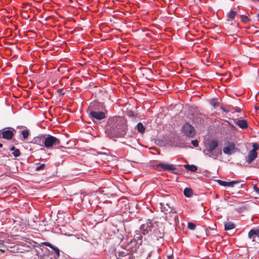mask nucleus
Instances as JSON below:
<instances>
[{
  "label": "nucleus",
  "instance_id": "nucleus-1",
  "mask_svg": "<svg viewBox=\"0 0 259 259\" xmlns=\"http://www.w3.org/2000/svg\"><path fill=\"white\" fill-rule=\"evenodd\" d=\"M107 130L111 134L121 135L127 130L126 121L123 117H113L108 121Z\"/></svg>",
  "mask_w": 259,
  "mask_h": 259
},
{
  "label": "nucleus",
  "instance_id": "nucleus-2",
  "mask_svg": "<svg viewBox=\"0 0 259 259\" xmlns=\"http://www.w3.org/2000/svg\"><path fill=\"white\" fill-rule=\"evenodd\" d=\"M107 111L103 104L96 102L89 107V116L92 120H100L106 117Z\"/></svg>",
  "mask_w": 259,
  "mask_h": 259
},
{
  "label": "nucleus",
  "instance_id": "nucleus-3",
  "mask_svg": "<svg viewBox=\"0 0 259 259\" xmlns=\"http://www.w3.org/2000/svg\"><path fill=\"white\" fill-rule=\"evenodd\" d=\"M142 238L143 237L140 234H136L133 239H131L124 245L125 249L131 252L136 251L139 246L142 243Z\"/></svg>",
  "mask_w": 259,
  "mask_h": 259
},
{
  "label": "nucleus",
  "instance_id": "nucleus-4",
  "mask_svg": "<svg viewBox=\"0 0 259 259\" xmlns=\"http://www.w3.org/2000/svg\"><path fill=\"white\" fill-rule=\"evenodd\" d=\"M218 146V142L215 140H212L207 144L206 148L207 151L210 154L209 157L217 159L218 157L222 154L221 150H215Z\"/></svg>",
  "mask_w": 259,
  "mask_h": 259
},
{
  "label": "nucleus",
  "instance_id": "nucleus-5",
  "mask_svg": "<svg viewBox=\"0 0 259 259\" xmlns=\"http://www.w3.org/2000/svg\"><path fill=\"white\" fill-rule=\"evenodd\" d=\"M44 140V147L47 149H52L53 146L59 145L61 143L58 138L50 135H45Z\"/></svg>",
  "mask_w": 259,
  "mask_h": 259
},
{
  "label": "nucleus",
  "instance_id": "nucleus-6",
  "mask_svg": "<svg viewBox=\"0 0 259 259\" xmlns=\"http://www.w3.org/2000/svg\"><path fill=\"white\" fill-rule=\"evenodd\" d=\"M157 226L156 223L153 224L151 221L148 220L145 224L142 225L140 230L144 235H145L149 232L153 231L152 230Z\"/></svg>",
  "mask_w": 259,
  "mask_h": 259
},
{
  "label": "nucleus",
  "instance_id": "nucleus-7",
  "mask_svg": "<svg viewBox=\"0 0 259 259\" xmlns=\"http://www.w3.org/2000/svg\"><path fill=\"white\" fill-rule=\"evenodd\" d=\"M182 132L187 137L192 138L195 134L194 127L189 123H185L182 128Z\"/></svg>",
  "mask_w": 259,
  "mask_h": 259
},
{
  "label": "nucleus",
  "instance_id": "nucleus-8",
  "mask_svg": "<svg viewBox=\"0 0 259 259\" xmlns=\"http://www.w3.org/2000/svg\"><path fill=\"white\" fill-rule=\"evenodd\" d=\"M237 150L233 143H230L227 146L224 147L223 152L226 154L230 155L235 153Z\"/></svg>",
  "mask_w": 259,
  "mask_h": 259
},
{
  "label": "nucleus",
  "instance_id": "nucleus-9",
  "mask_svg": "<svg viewBox=\"0 0 259 259\" xmlns=\"http://www.w3.org/2000/svg\"><path fill=\"white\" fill-rule=\"evenodd\" d=\"M157 167H161L163 168L164 170H167V171H172L173 173L176 174L177 172L175 171L177 170V168L175 167L172 164H168L166 163H159L156 164Z\"/></svg>",
  "mask_w": 259,
  "mask_h": 259
},
{
  "label": "nucleus",
  "instance_id": "nucleus-10",
  "mask_svg": "<svg viewBox=\"0 0 259 259\" xmlns=\"http://www.w3.org/2000/svg\"><path fill=\"white\" fill-rule=\"evenodd\" d=\"M166 215V219L170 221H175L176 223L179 222L178 215L177 213V211L174 208V210L168 214H165Z\"/></svg>",
  "mask_w": 259,
  "mask_h": 259
},
{
  "label": "nucleus",
  "instance_id": "nucleus-11",
  "mask_svg": "<svg viewBox=\"0 0 259 259\" xmlns=\"http://www.w3.org/2000/svg\"><path fill=\"white\" fill-rule=\"evenodd\" d=\"M45 135H40L38 136L34 137L31 143L37 144L39 146H44V142H45Z\"/></svg>",
  "mask_w": 259,
  "mask_h": 259
},
{
  "label": "nucleus",
  "instance_id": "nucleus-12",
  "mask_svg": "<svg viewBox=\"0 0 259 259\" xmlns=\"http://www.w3.org/2000/svg\"><path fill=\"white\" fill-rule=\"evenodd\" d=\"M160 205L161 211L165 214H168L174 210V208L170 207L167 203L165 202H160Z\"/></svg>",
  "mask_w": 259,
  "mask_h": 259
},
{
  "label": "nucleus",
  "instance_id": "nucleus-13",
  "mask_svg": "<svg viewBox=\"0 0 259 259\" xmlns=\"http://www.w3.org/2000/svg\"><path fill=\"white\" fill-rule=\"evenodd\" d=\"M248 237L252 241H256V238H258L259 239V229H251L248 233Z\"/></svg>",
  "mask_w": 259,
  "mask_h": 259
},
{
  "label": "nucleus",
  "instance_id": "nucleus-14",
  "mask_svg": "<svg viewBox=\"0 0 259 259\" xmlns=\"http://www.w3.org/2000/svg\"><path fill=\"white\" fill-rule=\"evenodd\" d=\"M153 233L154 236L158 239L163 237L164 235L163 229L162 227H158V226L153 229Z\"/></svg>",
  "mask_w": 259,
  "mask_h": 259
},
{
  "label": "nucleus",
  "instance_id": "nucleus-15",
  "mask_svg": "<svg viewBox=\"0 0 259 259\" xmlns=\"http://www.w3.org/2000/svg\"><path fill=\"white\" fill-rule=\"evenodd\" d=\"M217 182L221 186L229 187H233L235 184L239 183L238 181L225 182L220 180H217Z\"/></svg>",
  "mask_w": 259,
  "mask_h": 259
},
{
  "label": "nucleus",
  "instance_id": "nucleus-16",
  "mask_svg": "<svg viewBox=\"0 0 259 259\" xmlns=\"http://www.w3.org/2000/svg\"><path fill=\"white\" fill-rule=\"evenodd\" d=\"M257 152L254 151H250L248 153V156H247V159L246 161L248 163H251L253 161H254L255 158L257 157Z\"/></svg>",
  "mask_w": 259,
  "mask_h": 259
},
{
  "label": "nucleus",
  "instance_id": "nucleus-17",
  "mask_svg": "<svg viewBox=\"0 0 259 259\" xmlns=\"http://www.w3.org/2000/svg\"><path fill=\"white\" fill-rule=\"evenodd\" d=\"M14 134L13 132L9 130H4L2 132V137L4 139L11 140Z\"/></svg>",
  "mask_w": 259,
  "mask_h": 259
},
{
  "label": "nucleus",
  "instance_id": "nucleus-18",
  "mask_svg": "<svg viewBox=\"0 0 259 259\" xmlns=\"http://www.w3.org/2000/svg\"><path fill=\"white\" fill-rule=\"evenodd\" d=\"M236 123L242 129H245L248 127V123L246 120H238Z\"/></svg>",
  "mask_w": 259,
  "mask_h": 259
},
{
  "label": "nucleus",
  "instance_id": "nucleus-19",
  "mask_svg": "<svg viewBox=\"0 0 259 259\" xmlns=\"http://www.w3.org/2000/svg\"><path fill=\"white\" fill-rule=\"evenodd\" d=\"M235 227V225L230 222H228L225 223V230H232Z\"/></svg>",
  "mask_w": 259,
  "mask_h": 259
},
{
  "label": "nucleus",
  "instance_id": "nucleus-20",
  "mask_svg": "<svg viewBox=\"0 0 259 259\" xmlns=\"http://www.w3.org/2000/svg\"><path fill=\"white\" fill-rule=\"evenodd\" d=\"M42 244L43 245H46V246H49V247H50V248H51L55 250V252H56L57 254H59V249H58V248H57V247H55L54 245H52L51 243H50V242H45L42 243Z\"/></svg>",
  "mask_w": 259,
  "mask_h": 259
},
{
  "label": "nucleus",
  "instance_id": "nucleus-21",
  "mask_svg": "<svg viewBox=\"0 0 259 259\" xmlns=\"http://www.w3.org/2000/svg\"><path fill=\"white\" fill-rule=\"evenodd\" d=\"M184 194L187 197H190L193 194V191L191 188H186L184 190Z\"/></svg>",
  "mask_w": 259,
  "mask_h": 259
},
{
  "label": "nucleus",
  "instance_id": "nucleus-22",
  "mask_svg": "<svg viewBox=\"0 0 259 259\" xmlns=\"http://www.w3.org/2000/svg\"><path fill=\"white\" fill-rule=\"evenodd\" d=\"M11 151H13L12 154L15 157H17L20 155V151L18 149H16L14 146H12L10 148Z\"/></svg>",
  "mask_w": 259,
  "mask_h": 259
},
{
  "label": "nucleus",
  "instance_id": "nucleus-23",
  "mask_svg": "<svg viewBox=\"0 0 259 259\" xmlns=\"http://www.w3.org/2000/svg\"><path fill=\"white\" fill-rule=\"evenodd\" d=\"M184 167L186 169H187L192 172H195L197 169V167L194 165L185 164V165H184Z\"/></svg>",
  "mask_w": 259,
  "mask_h": 259
},
{
  "label": "nucleus",
  "instance_id": "nucleus-24",
  "mask_svg": "<svg viewBox=\"0 0 259 259\" xmlns=\"http://www.w3.org/2000/svg\"><path fill=\"white\" fill-rule=\"evenodd\" d=\"M137 130L141 134L144 133L145 131V127L141 122H139L137 125Z\"/></svg>",
  "mask_w": 259,
  "mask_h": 259
},
{
  "label": "nucleus",
  "instance_id": "nucleus-25",
  "mask_svg": "<svg viewBox=\"0 0 259 259\" xmlns=\"http://www.w3.org/2000/svg\"><path fill=\"white\" fill-rule=\"evenodd\" d=\"M237 15V13L234 11H230L228 14V17L231 19H233Z\"/></svg>",
  "mask_w": 259,
  "mask_h": 259
},
{
  "label": "nucleus",
  "instance_id": "nucleus-26",
  "mask_svg": "<svg viewBox=\"0 0 259 259\" xmlns=\"http://www.w3.org/2000/svg\"><path fill=\"white\" fill-rule=\"evenodd\" d=\"M21 135H22L23 138L24 139H26L28 137V136L29 135V131L28 130L22 131L21 132Z\"/></svg>",
  "mask_w": 259,
  "mask_h": 259
},
{
  "label": "nucleus",
  "instance_id": "nucleus-27",
  "mask_svg": "<svg viewBox=\"0 0 259 259\" xmlns=\"http://www.w3.org/2000/svg\"><path fill=\"white\" fill-rule=\"evenodd\" d=\"M119 256L123 257V258L121 259H134L133 256L131 254H127L123 255V252H122L121 254H119Z\"/></svg>",
  "mask_w": 259,
  "mask_h": 259
},
{
  "label": "nucleus",
  "instance_id": "nucleus-28",
  "mask_svg": "<svg viewBox=\"0 0 259 259\" xmlns=\"http://www.w3.org/2000/svg\"><path fill=\"white\" fill-rule=\"evenodd\" d=\"M211 105L214 107V108H216L219 106V103L215 99H212L211 101Z\"/></svg>",
  "mask_w": 259,
  "mask_h": 259
},
{
  "label": "nucleus",
  "instance_id": "nucleus-29",
  "mask_svg": "<svg viewBox=\"0 0 259 259\" xmlns=\"http://www.w3.org/2000/svg\"><path fill=\"white\" fill-rule=\"evenodd\" d=\"M188 228L190 230H193L195 229L196 226L194 224H193L192 223H188Z\"/></svg>",
  "mask_w": 259,
  "mask_h": 259
},
{
  "label": "nucleus",
  "instance_id": "nucleus-30",
  "mask_svg": "<svg viewBox=\"0 0 259 259\" xmlns=\"http://www.w3.org/2000/svg\"><path fill=\"white\" fill-rule=\"evenodd\" d=\"M241 21L243 22V23H247L248 22H249V19L248 18V17L246 16H243V15H242L241 17Z\"/></svg>",
  "mask_w": 259,
  "mask_h": 259
},
{
  "label": "nucleus",
  "instance_id": "nucleus-31",
  "mask_svg": "<svg viewBox=\"0 0 259 259\" xmlns=\"http://www.w3.org/2000/svg\"><path fill=\"white\" fill-rule=\"evenodd\" d=\"M46 166V164H44V163H42V164H40L39 166H36V167H35V170L36 171H39L41 169H42L45 168V167Z\"/></svg>",
  "mask_w": 259,
  "mask_h": 259
},
{
  "label": "nucleus",
  "instance_id": "nucleus-32",
  "mask_svg": "<svg viewBox=\"0 0 259 259\" xmlns=\"http://www.w3.org/2000/svg\"><path fill=\"white\" fill-rule=\"evenodd\" d=\"M253 149L251 151H254L256 152L257 150L259 149V145L257 143H253L252 144Z\"/></svg>",
  "mask_w": 259,
  "mask_h": 259
},
{
  "label": "nucleus",
  "instance_id": "nucleus-33",
  "mask_svg": "<svg viewBox=\"0 0 259 259\" xmlns=\"http://www.w3.org/2000/svg\"><path fill=\"white\" fill-rule=\"evenodd\" d=\"M191 143L193 146L195 147H197L198 146V142L197 140H192L191 141Z\"/></svg>",
  "mask_w": 259,
  "mask_h": 259
},
{
  "label": "nucleus",
  "instance_id": "nucleus-34",
  "mask_svg": "<svg viewBox=\"0 0 259 259\" xmlns=\"http://www.w3.org/2000/svg\"><path fill=\"white\" fill-rule=\"evenodd\" d=\"M228 124L229 126L233 130L236 129V127L233 124L230 123V122L228 121Z\"/></svg>",
  "mask_w": 259,
  "mask_h": 259
},
{
  "label": "nucleus",
  "instance_id": "nucleus-35",
  "mask_svg": "<svg viewBox=\"0 0 259 259\" xmlns=\"http://www.w3.org/2000/svg\"><path fill=\"white\" fill-rule=\"evenodd\" d=\"M234 110L237 112H240L241 111V110L239 107H235Z\"/></svg>",
  "mask_w": 259,
  "mask_h": 259
},
{
  "label": "nucleus",
  "instance_id": "nucleus-36",
  "mask_svg": "<svg viewBox=\"0 0 259 259\" xmlns=\"http://www.w3.org/2000/svg\"><path fill=\"white\" fill-rule=\"evenodd\" d=\"M113 255L115 256V257L116 259H119V258H118L117 257L116 253H115Z\"/></svg>",
  "mask_w": 259,
  "mask_h": 259
},
{
  "label": "nucleus",
  "instance_id": "nucleus-37",
  "mask_svg": "<svg viewBox=\"0 0 259 259\" xmlns=\"http://www.w3.org/2000/svg\"><path fill=\"white\" fill-rule=\"evenodd\" d=\"M255 190H256V192H259V188H257V187H256V188H255Z\"/></svg>",
  "mask_w": 259,
  "mask_h": 259
},
{
  "label": "nucleus",
  "instance_id": "nucleus-38",
  "mask_svg": "<svg viewBox=\"0 0 259 259\" xmlns=\"http://www.w3.org/2000/svg\"><path fill=\"white\" fill-rule=\"evenodd\" d=\"M222 110L225 112H228V111L226 110L223 107H222Z\"/></svg>",
  "mask_w": 259,
  "mask_h": 259
},
{
  "label": "nucleus",
  "instance_id": "nucleus-39",
  "mask_svg": "<svg viewBox=\"0 0 259 259\" xmlns=\"http://www.w3.org/2000/svg\"><path fill=\"white\" fill-rule=\"evenodd\" d=\"M168 257L170 259L172 258V255L168 256Z\"/></svg>",
  "mask_w": 259,
  "mask_h": 259
},
{
  "label": "nucleus",
  "instance_id": "nucleus-40",
  "mask_svg": "<svg viewBox=\"0 0 259 259\" xmlns=\"http://www.w3.org/2000/svg\"><path fill=\"white\" fill-rule=\"evenodd\" d=\"M128 115H129V116H134V114H133V113H132V114H128Z\"/></svg>",
  "mask_w": 259,
  "mask_h": 259
},
{
  "label": "nucleus",
  "instance_id": "nucleus-41",
  "mask_svg": "<svg viewBox=\"0 0 259 259\" xmlns=\"http://www.w3.org/2000/svg\"><path fill=\"white\" fill-rule=\"evenodd\" d=\"M3 147V144L0 143V148L2 147Z\"/></svg>",
  "mask_w": 259,
  "mask_h": 259
},
{
  "label": "nucleus",
  "instance_id": "nucleus-42",
  "mask_svg": "<svg viewBox=\"0 0 259 259\" xmlns=\"http://www.w3.org/2000/svg\"><path fill=\"white\" fill-rule=\"evenodd\" d=\"M255 109H256V110H259V107H255Z\"/></svg>",
  "mask_w": 259,
  "mask_h": 259
},
{
  "label": "nucleus",
  "instance_id": "nucleus-43",
  "mask_svg": "<svg viewBox=\"0 0 259 259\" xmlns=\"http://www.w3.org/2000/svg\"><path fill=\"white\" fill-rule=\"evenodd\" d=\"M257 17L258 18H259V14L257 15Z\"/></svg>",
  "mask_w": 259,
  "mask_h": 259
}]
</instances>
